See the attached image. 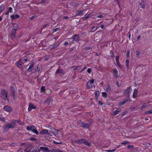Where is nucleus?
Instances as JSON below:
<instances>
[{
    "label": "nucleus",
    "instance_id": "1",
    "mask_svg": "<svg viewBox=\"0 0 152 152\" xmlns=\"http://www.w3.org/2000/svg\"><path fill=\"white\" fill-rule=\"evenodd\" d=\"M16 125V121H12L10 124H7L3 127V131L4 132H6L8 131L9 129L11 128H14Z\"/></svg>",
    "mask_w": 152,
    "mask_h": 152
},
{
    "label": "nucleus",
    "instance_id": "2",
    "mask_svg": "<svg viewBox=\"0 0 152 152\" xmlns=\"http://www.w3.org/2000/svg\"><path fill=\"white\" fill-rule=\"evenodd\" d=\"M74 142L75 143L81 144H83L88 146H90L91 145V144L88 142L85 139L75 140H74Z\"/></svg>",
    "mask_w": 152,
    "mask_h": 152
},
{
    "label": "nucleus",
    "instance_id": "3",
    "mask_svg": "<svg viewBox=\"0 0 152 152\" xmlns=\"http://www.w3.org/2000/svg\"><path fill=\"white\" fill-rule=\"evenodd\" d=\"M26 129L27 130H31L33 132L37 134H39V132L36 129V127L34 126L31 125L28 126L26 127Z\"/></svg>",
    "mask_w": 152,
    "mask_h": 152
},
{
    "label": "nucleus",
    "instance_id": "4",
    "mask_svg": "<svg viewBox=\"0 0 152 152\" xmlns=\"http://www.w3.org/2000/svg\"><path fill=\"white\" fill-rule=\"evenodd\" d=\"M8 92L5 89H3L1 91V94L2 96L4 98V99L5 101L7 100L8 101L7 98Z\"/></svg>",
    "mask_w": 152,
    "mask_h": 152
},
{
    "label": "nucleus",
    "instance_id": "5",
    "mask_svg": "<svg viewBox=\"0 0 152 152\" xmlns=\"http://www.w3.org/2000/svg\"><path fill=\"white\" fill-rule=\"evenodd\" d=\"M94 82V79L88 81L87 83V87L88 89H90L92 88L93 86Z\"/></svg>",
    "mask_w": 152,
    "mask_h": 152
},
{
    "label": "nucleus",
    "instance_id": "6",
    "mask_svg": "<svg viewBox=\"0 0 152 152\" xmlns=\"http://www.w3.org/2000/svg\"><path fill=\"white\" fill-rule=\"evenodd\" d=\"M80 126L85 128H88L90 127V125L87 124L84 122H82L80 124Z\"/></svg>",
    "mask_w": 152,
    "mask_h": 152
},
{
    "label": "nucleus",
    "instance_id": "7",
    "mask_svg": "<svg viewBox=\"0 0 152 152\" xmlns=\"http://www.w3.org/2000/svg\"><path fill=\"white\" fill-rule=\"evenodd\" d=\"M39 149L45 151V152H53L52 150H49L48 148L45 147H40Z\"/></svg>",
    "mask_w": 152,
    "mask_h": 152
},
{
    "label": "nucleus",
    "instance_id": "8",
    "mask_svg": "<svg viewBox=\"0 0 152 152\" xmlns=\"http://www.w3.org/2000/svg\"><path fill=\"white\" fill-rule=\"evenodd\" d=\"M4 110L7 112H10L12 110V108L8 105L5 106L4 107Z\"/></svg>",
    "mask_w": 152,
    "mask_h": 152
},
{
    "label": "nucleus",
    "instance_id": "9",
    "mask_svg": "<svg viewBox=\"0 0 152 152\" xmlns=\"http://www.w3.org/2000/svg\"><path fill=\"white\" fill-rule=\"evenodd\" d=\"M71 39L73 41H77L79 39V36L78 34L74 35L72 37Z\"/></svg>",
    "mask_w": 152,
    "mask_h": 152
},
{
    "label": "nucleus",
    "instance_id": "10",
    "mask_svg": "<svg viewBox=\"0 0 152 152\" xmlns=\"http://www.w3.org/2000/svg\"><path fill=\"white\" fill-rule=\"evenodd\" d=\"M10 91L11 94H12V96L14 98H15V92L14 87L13 86L11 87Z\"/></svg>",
    "mask_w": 152,
    "mask_h": 152
},
{
    "label": "nucleus",
    "instance_id": "11",
    "mask_svg": "<svg viewBox=\"0 0 152 152\" xmlns=\"http://www.w3.org/2000/svg\"><path fill=\"white\" fill-rule=\"evenodd\" d=\"M36 107L33 104L30 103L29 104V107L28 108V111H31L32 109H35Z\"/></svg>",
    "mask_w": 152,
    "mask_h": 152
},
{
    "label": "nucleus",
    "instance_id": "12",
    "mask_svg": "<svg viewBox=\"0 0 152 152\" xmlns=\"http://www.w3.org/2000/svg\"><path fill=\"white\" fill-rule=\"evenodd\" d=\"M132 90L130 87H129L124 92V94L127 95V96H129L130 95V91Z\"/></svg>",
    "mask_w": 152,
    "mask_h": 152
},
{
    "label": "nucleus",
    "instance_id": "13",
    "mask_svg": "<svg viewBox=\"0 0 152 152\" xmlns=\"http://www.w3.org/2000/svg\"><path fill=\"white\" fill-rule=\"evenodd\" d=\"M130 99L129 98V97H128L127 98V99H124L123 100V102H120L119 103V106H121L122 105H123L126 103L127 102H128L129 100Z\"/></svg>",
    "mask_w": 152,
    "mask_h": 152
},
{
    "label": "nucleus",
    "instance_id": "14",
    "mask_svg": "<svg viewBox=\"0 0 152 152\" xmlns=\"http://www.w3.org/2000/svg\"><path fill=\"white\" fill-rule=\"evenodd\" d=\"M51 100V98L50 97H48L44 102V103L49 105Z\"/></svg>",
    "mask_w": 152,
    "mask_h": 152
},
{
    "label": "nucleus",
    "instance_id": "15",
    "mask_svg": "<svg viewBox=\"0 0 152 152\" xmlns=\"http://www.w3.org/2000/svg\"><path fill=\"white\" fill-rule=\"evenodd\" d=\"M40 133L42 134H49L47 129H43L40 132Z\"/></svg>",
    "mask_w": 152,
    "mask_h": 152
},
{
    "label": "nucleus",
    "instance_id": "16",
    "mask_svg": "<svg viewBox=\"0 0 152 152\" xmlns=\"http://www.w3.org/2000/svg\"><path fill=\"white\" fill-rule=\"evenodd\" d=\"M16 31L12 30L10 34V37L12 38H14L16 36Z\"/></svg>",
    "mask_w": 152,
    "mask_h": 152
},
{
    "label": "nucleus",
    "instance_id": "17",
    "mask_svg": "<svg viewBox=\"0 0 152 152\" xmlns=\"http://www.w3.org/2000/svg\"><path fill=\"white\" fill-rule=\"evenodd\" d=\"M69 5L73 7H76L78 5V4L74 2H70L69 3Z\"/></svg>",
    "mask_w": 152,
    "mask_h": 152
},
{
    "label": "nucleus",
    "instance_id": "18",
    "mask_svg": "<svg viewBox=\"0 0 152 152\" xmlns=\"http://www.w3.org/2000/svg\"><path fill=\"white\" fill-rule=\"evenodd\" d=\"M12 20H13L16 18H18L20 17V16L17 14H16L15 15H12L10 16Z\"/></svg>",
    "mask_w": 152,
    "mask_h": 152
},
{
    "label": "nucleus",
    "instance_id": "19",
    "mask_svg": "<svg viewBox=\"0 0 152 152\" xmlns=\"http://www.w3.org/2000/svg\"><path fill=\"white\" fill-rule=\"evenodd\" d=\"M5 5L4 4H2L0 6V13L2 12L5 10Z\"/></svg>",
    "mask_w": 152,
    "mask_h": 152
},
{
    "label": "nucleus",
    "instance_id": "20",
    "mask_svg": "<svg viewBox=\"0 0 152 152\" xmlns=\"http://www.w3.org/2000/svg\"><path fill=\"white\" fill-rule=\"evenodd\" d=\"M91 16V14H86L85 16L82 18V19L85 20L86 19H87Z\"/></svg>",
    "mask_w": 152,
    "mask_h": 152
},
{
    "label": "nucleus",
    "instance_id": "21",
    "mask_svg": "<svg viewBox=\"0 0 152 152\" xmlns=\"http://www.w3.org/2000/svg\"><path fill=\"white\" fill-rule=\"evenodd\" d=\"M83 11L81 10L80 11H77L76 13V16H80L82 15L83 14Z\"/></svg>",
    "mask_w": 152,
    "mask_h": 152
},
{
    "label": "nucleus",
    "instance_id": "22",
    "mask_svg": "<svg viewBox=\"0 0 152 152\" xmlns=\"http://www.w3.org/2000/svg\"><path fill=\"white\" fill-rule=\"evenodd\" d=\"M18 25L17 24H15L13 26L12 30L16 31V30L18 29Z\"/></svg>",
    "mask_w": 152,
    "mask_h": 152
},
{
    "label": "nucleus",
    "instance_id": "23",
    "mask_svg": "<svg viewBox=\"0 0 152 152\" xmlns=\"http://www.w3.org/2000/svg\"><path fill=\"white\" fill-rule=\"evenodd\" d=\"M121 111V110L120 109H118L115 111L114 112L113 114L114 115H116L118 114L119 112Z\"/></svg>",
    "mask_w": 152,
    "mask_h": 152
},
{
    "label": "nucleus",
    "instance_id": "24",
    "mask_svg": "<svg viewBox=\"0 0 152 152\" xmlns=\"http://www.w3.org/2000/svg\"><path fill=\"white\" fill-rule=\"evenodd\" d=\"M63 70L60 69H58L56 72L55 74H58L59 73H63Z\"/></svg>",
    "mask_w": 152,
    "mask_h": 152
},
{
    "label": "nucleus",
    "instance_id": "25",
    "mask_svg": "<svg viewBox=\"0 0 152 152\" xmlns=\"http://www.w3.org/2000/svg\"><path fill=\"white\" fill-rule=\"evenodd\" d=\"M137 93V89H135L134 90V91L133 94V97L134 98H136L137 97L136 94Z\"/></svg>",
    "mask_w": 152,
    "mask_h": 152
},
{
    "label": "nucleus",
    "instance_id": "26",
    "mask_svg": "<svg viewBox=\"0 0 152 152\" xmlns=\"http://www.w3.org/2000/svg\"><path fill=\"white\" fill-rule=\"evenodd\" d=\"M113 72L114 74V75H115V77H117L118 76L116 75L118 74V71L116 69H113Z\"/></svg>",
    "mask_w": 152,
    "mask_h": 152
},
{
    "label": "nucleus",
    "instance_id": "27",
    "mask_svg": "<svg viewBox=\"0 0 152 152\" xmlns=\"http://www.w3.org/2000/svg\"><path fill=\"white\" fill-rule=\"evenodd\" d=\"M22 59H20L18 62L17 63V66L19 67H21L22 65V62H21Z\"/></svg>",
    "mask_w": 152,
    "mask_h": 152
},
{
    "label": "nucleus",
    "instance_id": "28",
    "mask_svg": "<svg viewBox=\"0 0 152 152\" xmlns=\"http://www.w3.org/2000/svg\"><path fill=\"white\" fill-rule=\"evenodd\" d=\"M126 66L127 68L129 69V61L128 60H126Z\"/></svg>",
    "mask_w": 152,
    "mask_h": 152
},
{
    "label": "nucleus",
    "instance_id": "29",
    "mask_svg": "<svg viewBox=\"0 0 152 152\" xmlns=\"http://www.w3.org/2000/svg\"><path fill=\"white\" fill-rule=\"evenodd\" d=\"M40 151V149L38 148H36L33 149L31 152H39Z\"/></svg>",
    "mask_w": 152,
    "mask_h": 152
},
{
    "label": "nucleus",
    "instance_id": "30",
    "mask_svg": "<svg viewBox=\"0 0 152 152\" xmlns=\"http://www.w3.org/2000/svg\"><path fill=\"white\" fill-rule=\"evenodd\" d=\"M140 7L141 8L144 9L145 7V4L144 3H141L140 4Z\"/></svg>",
    "mask_w": 152,
    "mask_h": 152
},
{
    "label": "nucleus",
    "instance_id": "31",
    "mask_svg": "<svg viewBox=\"0 0 152 152\" xmlns=\"http://www.w3.org/2000/svg\"><path fill=\"white\" fill-rule=\"evenodd\" d=\"M111 89V88L109 85H108L106 88V91L107 92L109 91Z\"/></svg>",
    "mask_w": 152,
    "mask_h": 152
},
{
    "label": "nucleus",
    "instance_id": "32",
    "mask_svg": "<svg viewBox=\"0 0 152 152\" xmlns=\"http://www.w3.org/2000/svg\"><path fill=\"white\" fill-rule=\"evenodd\" d=\"M16 121V122H18V123L20 125H21L23 126L24 125V123L21 122L19 120H17L16 121Z\"/></svg>",
    "mask_w": 152,
    "mask_h": 152
},
{
    "label": "nucleus",
    "instance_id": "33",
    "mask_svg": "<svg viewBox=\"0 0 152 152\" xmlns=\"http://www.w3.org/2000/svg\"><path fill=\"white\" fill-rule=\"evenodd\" d=\"M31 148H27L24 151V152H31Z\"/></svg>",
    "mask_w": 152,
    "mask_h": 152
},
{
    "label": "nucleus",
    "instance_id": "34",
    "mask_svg": "<svg viewBox=\"0 0 152 152\" xmlns=\"http://www.w3.org/2000/svg\"><path fill=\"white\" fill-rule=\"evenodd\" d=\"M152 113V110H148L146 112V114H150Z\"/></svg>",
    "mask_w": 152,
    "mask_h": 152
},
{
    "label": "nucleus",
    "instance_id": "35",
    "mask_svg": "<svg viewBox=\"0 0 152 152\" xmlns=\"http://www.w3.org/2000/svg\"><path fill=\"white\" fill-rule=\"evenodd\" d=\"M116 150V148L112 150H107L106 151L107 152H113L115 151Z\"/></svg>",
    "mask_w": 152,
    "mask_h": 152
},
{
    "label": "nucleus",
    "instance_id": "36",
    "mask_svg": "<svg viewBox=\"0 0 152 152\" xmlns=\"http://www.w3.org/2000/svg\"><path fill=\"white\" fill-rule=\"evenodd\" d=\"M102 96L104 97H106L107 96L106 93L104 92H102Z\"/></svg>",
    "mask_w": 152,
    "mask_h": 152
},
{
    "label": "nucleus",
    "instance_id": "37",
    "mask_svg": "<svg viewBox=\"0 0 152 152\" xmlns=\"http://www.w3.org/2000/svg\"><path fill=\"white\" fill-rule=\"evenodd\" d=\"M136 55H137V57H139V55H140V52H139V50H136Z\"/></svg>",
    "mask_w": 152,
    "mask_h": 152
},
{
    "label": "nucleus",
    "instance_id": "38",
    "mask_svg": "<svg viewBox=\"0 0 152 152\" xmlns=\"http://www.w3.org/2000/svg\"><path fill=\"white\" fill-rule=\"evenodd\" d=\"M58 45H57L56 44V45H54V46H52L51 48V49H54L55 48H56Z\"/></svg>",
    "mask_w": 152,
    "mask_h": 152
},
{
    "label": "nucleus",
    "instance_id": "39",
    "mask_svg": "<svg viewBox=\"0 0 152 152\" xmlns=\"http://www.w3.org/2000/svg\"><path fill=\"white\" fill-rule=\"evenodd\" d=\"M128 143V142L127 141H125L124 142H122L121 143L122 145H125L126 144Z\"/></svg>",
    "mask_w": 152,
    "mask_h": 152
},
{
    "label": "nucleus",
    "instance_id": "40",
    "mask_svg": "<svg viewBox=\"0 0 152 152\" xmlns=\"http://www.w3.org/2000/svg\"><path fill=\"white\" fill-rule=\"evenodd\" d=\"M95 94L96 96H98L99 94V92L98 91H96L95 92Z\"/></svg>",
    "mask_w": 152,
    "mask_h": 152
},
{
    "label": "nucleus",
    "instance_id": "41",
    "mask_svg": "<svg viewBox=\"0 0 152 152\" xmlns=\"http://www.w3.org/2000/svg\"><path fill=\"white\" fill-rule=\"evenodd\" d=\"M110 54H111V56L112 57H113L114 56V55L113 52L111 50L110 51Z\"/></svg>",
    "mask_w": 152,
    "mask_h": 152
},
{
    "label": "nucleus",
    "instance_id": "42",
    "mask_svg": "<svg viewBox=\"0 0 152 152\" xmlns=\"http://www.w3.org/2000/svg\"><path fill=\"white\" fill-rule=\"evenodd\" d=\"M59 28H56L53 29V32H56L58 30Z\"/></svg>",
    "mask_w": 152,
    "mask_h": 152
},
{
    "label": "nucleus",
    "instance_id": "43",
    "mask_svg": "<svg viewBox=\"0 0 152 152\" xmlns=\"http://www.w3.org/2000/svg\"><path fill=\"white\" fill-rule=\"evenodd\" d=\"M34 63L33 62L31 63L29 66V68H30L31 69L33 66L34 65Z\"/></svg>",
    "mask_w": 152,
    "mask_h": 152
},
{
    "label": "nucleus",
    "instance_id": "44",
    "mask_svg": "<svg viewBox=\"0 0 152 152\" xmlns=\"http://www.w3.org/2000/svg\"><path fill=\"white\" fill-rule=\"evenodd\" d=\"M12 8L11 7H9L8 8V10L10 12H12Z\"/></svg>",
    "mask_w": 152,
    "mask_h": 152
},
{
    "label": "nucleus",
    "instance_id": "45",
    "mask_svg": "<svg viewBox=\"0 0 152 152\" xmlns=\"http://www.w3.org/2000/svg\"><path fill=\"white\" fill-rule=\"evenodd\" d=\"M41 90L42 92H44L45 90V87L43 86H42L41 88Z\"/></svg>",
    "mask_w": 152,
    "mask_h": 152
},
{
    "label": "nucleus",
    "instance_id": "46",
    "mask_svg": "<svg viewBox=\"0 0 152 152\" xmlns=\"http://www.w3.org/2000/svg\"><path fill=\"white\" fill-rule=\"evenodd\" d=\"M146 104L145 103L143 104L142 105V106H141V108H145L146 107Z\"/></svg>",
    "mask_w": 152,
    "mask_h": 152
},
{
    "label": "nucleus",
    "instance_id": "47",
    "mask_svg": "<svg viewBox=\"0 0 152 152\" xmlns=\"http://www.w3.org/2000/svg\"><path fill=\"white\" fill-rule=\"evenodd\" d=\"M52 151H53L55 152H60V151L59 150L54 149H53V150Z\"/></svg>",
    "mask_w": 152,
    "mask_h": 152
},
{
    "label": "nucleus",
    "instance_id": "48",
    "mask_svg": "<svg viewBox=\"0 0 152 152\" xmlns=\"http://www.w3.org/2000/svg\"><path fill=\"white\" fill-rule=\"evenodd\" d=\"M129 54H130V51H129V50H128L127 51V53L126 54V56L127 57H129Z\"/></svg>",
    "mask_w": 152,
    "mask_h": 152
},
{
    "label": "nucleus",
    "instance_id": "49",
    "mask_svg": "<svg viewBox=\"0 0 152 152\" xmlns=\"http://www.w3.org/2000/svg\"><path fill=\"white\" fill-rule=\"evenodd\" d=\"M134 147V146L132 145H129L127 146V148L129 149Z\"/></svg>",
    "mask_w": 152,
    "mask_h": 152
},
{
    "label": "nucleus",
    "instance_id": "50",
    "mask_svg": "<svg viewBox=\"0 0 152 152\" xmlns=\"http://www.w3.org/2000/svg\"><path fill=\"white\" fill-rule=\"evenodd\" d=\"M104 16L103 15L100 14L99 15H98L96 17L98 18H102Z\"/></svg>",
    "mask_w": 152,
    "mask_h": 152
},
{
    "label": "nucleus",
    "instance_id": "51",
    "mask_svg": "<svg viewBox=\"0 0 152 152\" xmlns=\"http://www.w3.org/2000/svg\"><path fill=\"white\" fill-rule=\"evenodd\" d=\"M37 16V15H33L30 18V19L31 20H32V19L35 18Z\"/></svg>",
    "mask_w": 152,
    "mask_h": 152
},
{
    "label": "nucleus",
    "instance_id": "52",
    "mask_svg": "<svg viewBox=\"0 0 152 152\" xmlns=\"http://www.w3.org/2000/svg\"><path fill=\"white\" fill-rule=\"evenodd\" d=\"M116 64L120 68H122V67L121 66V65L119 64V61H116Z\"/></svg>",
    "mask_w": 152,
    "mask_h": 152
},
{
    "label": "nucleus",
    "instance_id": "53",
    "mask_svg": "<svg viewBox=\"0 0 152 152\" xmlns=\"http://www.w3.org/2000/svg\"><path fill=\"white\" fill-rule=\"evenodd\" d=\"M10 145L12 146H16V144L15 143H12L10 144Z\"/></svg>",
    "mask_w": 152,
    "mask_h": 152
},
{
    "label": "nucleus",
    "instance_id": "54",
    "mask_svg": "<svg viewBox=\"0 0 152 152\" xmlns=\"http://www.w3.org/2000/svg\"><path fill=\"white\" fill-rule=\"evenodd\" d=\"M115 59H116V61H119V57L118 56H116Z\"/></svg>",
    "mask_w": 152,
    "mask_h": 152
},
{
    "label": "nucleus",
    "instance_id": "55",
    "mask_svg": "<svg viewBox=\"0 0 152 152\" xmlns=\"http://www.w3.org/2000/svg\"><path fill=\"white\" fill-rule=\"evenodd\" d=\"M100 27L102 29H105V27L104 26V25L103 24H102L100 26Z\"/></svg>",
    "mask_w": 152,
    "mask_h": 152
},
{
    "label": "nucleus",
    "instance_id": "56",
    "mask_svg": "<svg viewBox=\"0 0 152 152\" xmlns=\"http://www.w3.org/2000/svg\"><path fill=\"white\" fill-rule=\"evenodd\" d=\"M45 0H42L39 3L43 4L45 3Z\"/></svg>",
    "mask_w": 152,
    "mask_h": 152
},
{
    "label": "nucleus",
    "instance_id": "57",
    "mask_svg": "<svg viewBox=\"0 0 152 152\" xmlns=\"http://www.w3.org/2000/svg\"><path fill=\"white\" fill-rule=\"evenodd\" d=\"M87 71L88 73H90L91 72V69L90 68H89L87 69Z\"/></svg>",
    "mask_w": 152,
    "mask_h": 152
},
{
    "label": "nucleus",
    "instance_id": "58",
    "mask_svg": "<svg viewBox=\"0 0 152 152\" xmlns=\"http://www.w3.org/2000/svg\"><path fill=\"white\" fill-rule=\"evenodd\" d=\"M0 120L2 121H5V118H0Z\"/></svg>",
    "mask_w": 152,
    "mask_h": 152
},
{
    "label": "nucleus",
    "instance_id": "59",
    "mask_svg": "<svg viewBox=\"0 0 152 152\" xmlns=\"http://www.w3.org/2000/svg\"><path fill=\"white\" fill-rule=\"evenodd\" d=\"M30 140L32 141H36V139L34 137L31 138Z\"/></svg>",
    "mask_w": 152,
    "mask_h": 152
},
{
    "label": "nucleus",
    "instance_id": "60",
    "mask_svg": "<svg viewBox=\"0 0 152 152\" xmlns=\"http://www.w3.org/2000/svg\"><path fill=\"white\" fill-rule=\"evenodd\" d=\"M126 112H124V113H123L121 115V116H124V115H125L126 114Z\"/></svg>",
    "mask_w": 152,
    "mask_h": 152
},
{
    "label": "nucleus",
    "instance_id": "61",
    "mask_svg": "<svg viewBox=\"0 0 152 152\" xmlns=\"http://www.w3.org/2000/svg\"><path fill=\"white\" fill-rule=\"evenodd\" d=\"M98 104L99 105H102L103 104V103L102 102L99 101Z\"/></svg>",
    "mask_w": 152,
    "mask_h": 152
},
{
    "label": "nucleus",
    "instance_id": "62",
    "mask_svg": "<svg viewBox=\"0 0 152 152\" xmlns=\"http://www.w3.org/2000/svg\"><path fill=\"white\" fill-rule=\"evenodd\" d=\"M86 50H89L91 49V47H87L86 48Z\"/></svg>",
    "mask_w": 152,
    "mask_h": 152
},
{
    "label": "nucleus",
    "instance_id": "63",
    "mask_svg": "<svg viewBox=\"0 0 152 152\" xmlns=\"http://www.w3.org/2000/svg\"><path fill=\"white\" fill-rule=\"evenodd\" d=\"M31 69L30 68H28L27 69V71L29 72H31Z\"/></svg>",
    "mask_w": 152,
    "mask_h": 152
},
{
    "label": "nucleus",
    "instance_id": "64",
    "mask_svg": "<svg viewBox=\"0 0 152 152\" xmlns=\"http://www.w3.org/2000/svg\"><path fill=\"white\" fill-rule=\"evenodd\" d=\"M116 85H117V86L118 87H120V86H119V82H118V81H117L116 83Z\"/></svg>",
    "mask_w": 152,
    "mask_h": 152
}]
</instances>
